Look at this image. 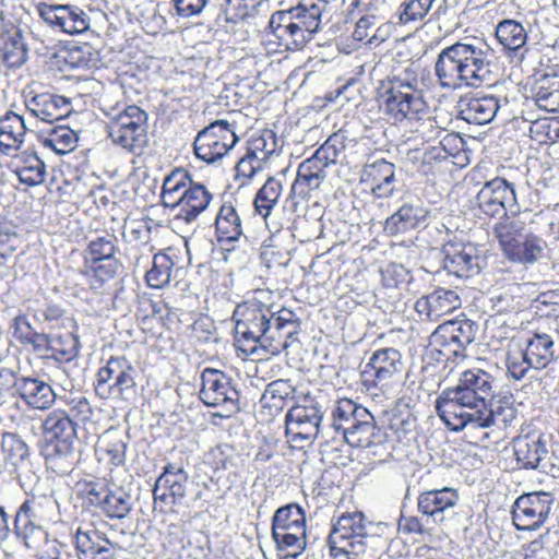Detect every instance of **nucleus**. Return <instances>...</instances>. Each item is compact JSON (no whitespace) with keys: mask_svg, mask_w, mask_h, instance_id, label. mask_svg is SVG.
Instances as JSON below:
<instances>
[{"mask_svg":"<svg viewBox=\"0 0 559 559\" xmlns=\"http://www.w3.org/2000/svg\"><path fill=\"white\" fill-rule=\"evenodd\" d=\"M235 341L249 355L277 356L296 341L299 318L289 309L273 312L270 306L253 298L238 305L234 311Z\"/></svg>","mask_w":559,"mask_h":559,"instance_id":"f257e3e1","label":"nucleus"},{"mask_svg":"<svg viewBox=\"0 0 559 559\" xmlns=\"http://www.w3.org/2000/svg\"><path fill=\"white\" fill-rule=\"evenodd\" d=\"M489 50V46L477 38H465L442 49L435 63L440 86L455 91L490 85Z\"/></svg>","mask_w":559,"mask_h":559,"instance_id":"f03ea898","label":"nucleus"},{"mask_svg":"<svg viewBox=\"0 0 559 559\" xmlns=\"http://www.w3.org/2000/svg\"><path fill=\"white\" fill-rule=\"evenodd\" d=\"M495 378L489 372L473 368L462 372L457 385L448 388L438 396L436 411L450 430L459 432L463 415L476 411L492 397Z\"/></svg>","mask_w":559,"mask_h":559,"instance_id":"7ed1b4c3","label":"nucleus"},{"mask_svg":"<svg viewBox=\"0 0 559 559\" xmlns=\"http://www.w3.org/2000/svg\"><path fill=\"white\" fill-rule=\"evenodd\" d=\"M322 0H304L297 7L276 11L271 15L269 27L287 50H301L319 31Z\"/></svg>","mask_w":559,"mask_h":559,"instance_id":"20e7f679","label":"nucleus"},{"mask_svg":"<svg viewBox=\"0 0 559 559\" xmlns=\"http://www.w3.org/2000/svg\"><path fill=\"white\" fill-rule=\"evenodd\" d=\"M417 85L418 81L416 79H396L385 92L384 112L395 123L418 122L427 118L429 107L424 98L423 91Z\"/></svg>","mask_w":559,"mask_h":559,"instance_id":"39448f33","label":"nucleus"},{"mask_svg":"<svg viewBox=\"0 0 559 559\" xmlns=\"http://www.w3.org/2000/svg\"><path fill=\"white\" fill-rule=\"evenodd\" d=\"M323 419L322 406L313 399L305 397L292 406L285 417V432L294 443L311 442L321 433L329 436L326 428L321 427Z\"/></svg>","mask_w":559,"mask_h":559,"instance_id":"423d86ee","label":"nucleus"},{"mask_svg":"<svg viewBox=\"0 0 559 559\" xmlns=\"http://www.w3.org/2000/svg\"><path fill=\"white\" fill-rule=\"evenodd\" d=\"M368 526L361 512L343 514L338 518L329 535V545L331 556L359 555L365 551L366 539L368 537Z\"/></svg>","mask_w":559,"mask_h":559,"instance_id":"0eeeda50","label":"nucleus"},{"mask_svg":"<svg viewBox=\"0 0 559 559\" xmlns=\"http://www.w3.org/2000/svg\"><path fill=\"white\" fill-rule=\"evenodd\" d=\"M200 400L209 407L223 408L221 417H229L240 409L239 392L233 379L214 368H205L201 373Z\"/></svg>","mask_w":559,"mask_h":559,"instance_id":"6e6552de","label":"nucleus"},{"mask_svg":"<svg viewBox=\"0 0 559 559\" xmlns=\"http://www.w3.org/2000/svg\"><path fill=\"white\" fill-rule=\"evenodd\" d=\"M135 368L126 357H110L106 365L98 369L96 393L103 399L128 400L135 392Z\"/></svg>","mask_w":559,"mask_h":559,"instance_id":"1a4fd4ad","label":"nucleus"},{"mask_svg":"<svg viewBox=\"0 0 559 559\" xmlns=\"http://www.w3.org/2000/svg\"><path fill=\"white\" fill-rule=\"evenodd\" d=\"M231 123L225 119L211 122L194 139L195 156L207 164L222 159L238 142Z\"/></svg>","mask_w":559,"mask_h":559,"instance_id":"9d476101","label":"nucleus"},{"mask_svg":"<svg viewBox=\"0 0 559 559\" xmlns=\"http://www.w3.org/2000/svg\"><path fill=\"white\" fill-rule=\"evenodd\" d=\"M479 213L489 217H502L508 213L516 214L520 205L513 183L496 177L486 181L475 197Z\"/></svg>","mask_w":559,"mask_h":559,"instance_id":"9b49d317","label":"nucleus"},{"mask_svg":"<svg viewBox=\"0 0 559 559\" xmlns=\"http://www.w3.org/2000/svg\"><path fill=\"white\" fill-rule=\"evenodd\" d=\"M147 115L135 105L128 106L114 117L109 124V136L114 143L135 152L146 142Z\"/></svg>","mask_w":559,"mask_h":559,"instance_id":"f8f14e48","label":"nucleus"},{"mask_svg":"<svg viewBox=\"0 0 559 559\" xmlns=\"http://www.w3.org/2000/svg\"><path fill=\"white\" fill-rule=\"evenodd\" d=\"M83 493L91 506L110 519L122 520L132 509L131 496L115 484L108 485L104 480L85 481Z\"/></svg>","mask_w":559,"mask_h":559,"instance_id":"ddd939ff","label":"nucleus"},{"mask_svg":"<svg viewBox=\"0 0 559 559\" xmlns=\"http://www.w3.org/2000/svg\"><path fill=\"white\" fill-rule=\"evenodd\" d=\"M514 455L523 468L538 469L554 478L559 477V457L550 453L543 436H523L514 440Z\"/></svg>","mask_w":559,"mask_h":559,"instance_id":"4468645a","label":"nucleus"},{"mask_svg":"<svg viewBox=\"0 0 559 559\" xmlns=\"http://www.w3.org/2000/svg\"><path fill=\"white\" fill-rule=\"evenodd\" d=\"M518 409L512 395L496 396L495 393L485 406H480L469 414L463 415L465 420L460 421V431L466 427L487 429L492 426L507 427L516 418Z\"/></svg>","mask_w":559,"mask_h":559,"instance_id":"2eb2a0df","label":"nucleus"},{"mask_svg":"<svg viewBox=\"0 0 559 559\" xmlns=\"http://www.w3.org/2000/svg\"><path fill=\"white\" fill-rule=\"evenodd\" d=\"M55 506L56 503L46 497L25 499L14 515L15 535L27 540L35 532L44 530L52 521Z\"/></svg>","mask_w":559,"mask_h":559,"instance_id":"dca6fc26","label":"nucleus"},{"mask_svg":"<svg viewBox=\"0 0 559 559\" xmlns=\"http://www.w3.org/2000/svg\"><path fill=\"white\" fill-rule=\"evenodd\" d=\"M554 499L548 492L520 496L512 509L513 524L519 531H535L548 519Z\"/></svg>","mask_w":559,"mask_h":559,"instance_id":"f3484780","label":"nucleus"},{"mask_svg":"<svg viewBox=\"0 0 559 559\" xmlns=\"http://www.w3.org/2000/svg\"><path fill=\"white\" fill-rule=\"evenodd\" d=\"M442 270L456 280H467L479 274L483 258L476 246L463 242H447L442 248Z\"/></svg>","mask_w":559,"mask_h":559,"instance_id":"a211bd4d","label":"nucleus"},{"mask_svg":"<svg viewBox=\"0 0 559 559\" xmlns=\"http://www.w3.org/2000/svg\"><path fill=\"white\" fill-rule=\"evenodd\" d=\"M11 384L21 399L32 408L47 409L55 402L52 388L37 378H17L11 370L0 371V405L2 404V385Z\"/></svg>","mask_w":559,"mask_h":559,"instance_id":"6ab92c4d","label":"nucleus"},{"mask_svg":"<svg viewBox=\"0 0 559 559\" xmlns=\"http://www.w3.org/2000/svg\"><path fill=\"white\" fill-rule=\"evenodd\" d=\"M38 11L44 22L55 31L76 35L90 28V16L76 5L41 3Z\"/></svg>","mask_w":559,"mask_h":559,"instance_id":"aec40b11","label":"nucleus"},{"mask_svg":"<svg viewBox=\"0 0 559 559\" xmlns=\"http://www.w3.org/2000/svg\"><path fill=\"white\" fill-rule=\"evenodd\" d=\"M460 501L459 491L452 487H442L423 491L417 497V510L435 524H442L454 514Z\"/></svg>","mask_w":559,"mask_h":559,"instance_id":"412c9836","label":"nucleus"},{"mask_svg":"<svg viewBox=\"0 0 559 559\" xmlns=\"http://www.w3.org/2000/svg\"><path fill=\"white\" fill-rule=\"evenodd\" d=\"M189 475L178 463H167L153 489L154 500L167 506L181 504L187 492Z\"/></svg>","mask_w":559,"mask_h":559,"instance_id":"4be33fe9","label":"nucleus"},{"mask_svg":"<svg viewBox=\"0 0 559 559\" xmlns=\"http://www.w3.org/2000/svg\"><path fill=\"white\" fill-rule=\"evenodd\" d=\"M478 332V325L469 319L451 320L440 324L431 334V343L450 345L454 353L463 356L464 349L471 345Z\"/></svg>","mask_w":559,"mask_h":559,"instance_id":"5701e85b","label":"nucleus"},{"mask_svg":"<svg viewBox=\"0 0 559 559\" xmlns=\"http://www.w3.org/2000/svg\"><path fill=\"white\" fill-rule=\"evenodd\" d=\"M462 300L455 289L438 287L432 293L421 296L415 302V310L421 320L437 321L461 307Z\"/></svg>","mask_w":559,"mask_h":559,"instance_id":"b1692460","label":"nucleus"},{"mask_svg":"<svg viewBox=\"0 0 559 559\" xmlns=\"http://www.w3.org/2000/svg\"><path fill=\"white\" fill-rule=\"evenodd\" d=\"M360 181L377 198L392 197L395 191V166L384 158L365 164Z\"/></svg>","mask_w":559,"mask_h":559,"instance_id":"393cba45","label":"nucleus"},{"mask_svg":"<svg viewBox=\"0 0 559 559\" xmlns=\"http://www.w3.org/2000/svg\"><path fill=\"white\" fill-rule=\"evenodd\" d=\"M401 353L393 347H385L372 353L364 374L373 378L374 385H384L403 370Z\"/></svg>","mask_w":559,"mask_h":559,"instance_id":"a878e982","label":"nucleus"},{"mask_svg":"<svg viewBox=\"0 0 559 559\" xmlns=\"http://www.w3.org/2000/svg\"><path fill=\"white\" fill-rule=\"evenodd\" d=\"M26 108L32 116L47 123L61 121L72 111L69 98L49 93L35 95L26 102Z\"/></svg>","mask_w":559,"mask_h":559,"instance_id":"bb28decb","label":"nucleus"},{"mask_svg":"<svg viewBox=\"0 0 559 559\" xmlns=\"http://www.w3.org/2000/svg\"><path fill=\"white\" fill-rule=\"evenodd\" d=\"M429 216L430 210L424 207L420 203H404L386 218L384 230L393 236L418 227H426Z\"/></svg>","mask_w":559,"mask_h":559,"instance_id":"cd10ccee","label":"nucleus"},{"mask_svg":"<svg viewBox=\"0 0 559 559\" xmlns=\"http://www.w3.org/2000/svg\"><path fill=\"white\" fill-rule=\"evenodd\" d=\"M78 421H72L63 409H55L44 420V429L51 439L58 441L57 451L66 455L72 451L76 439Z\"/></svg>","mask_w":559,"mask_h":559,"instance_id":"c85d7f7f","label":"nucleus"},{"mask_svg":"<svg viewBox=\"0 0 559 559\" xmlns=\"http://www.w3.org/2000/svg\"><path fill=\"white\" fill-rule=\"evenodd\" d=\"M181 198L180 203L175 210L177 213L174 215V221H182L190 224L209 207L213 195L204 185L191 182Z\"/></svg>","mask_w":559,"mask_h":559,"instance_id":"c756f323","label":"nucleus"},{"mask_svg":"<svg viewBox=\"0 0 559 559\" xmlns=\"http://www.w3.org/2000/svg\"><path fill=\"white\" fill-rule=\"evenodd\" d=\"M528 214L527 211H520L516 214L500 217V221L495 224L493 235L506 255L526 234V216Z\"/></svg>","mask_w":559,"mask_h":559,"instance_id":"7c9ffc66","label":"nucleus"},{"mask_svg":"<svg viewBox=\"0 0 559 559\" xmlns=\"http://www.w3.org/2000/svg\"><path fill=\"white\" fill-rule=\"evenodd\" d=\"M499 108V98L493 95L473 97L461 103L460 118L468 123L481 126L491 122Z\"/></svg>","mask_w":559,"mask_h":559,"instance_id":"2f4dec72","label":"nucleus"},{"mask_svg":"<svg viewBox=\"0 0 559 559\" xmlns=\"http://www.w3.org/2000/svg\"><path fill=\"white\" fill-rule=\"evenodd\" d=\"M326 177L323 164L312 157L304 160L297 170V176L292 185V194L306 199L311 191L318 189Z\"/></svg>","mask_w":559,"mask_h":559,"instance_id":"473e14b6","label":"nucleus"},{"mask_svg":"<svg viewBox=\"0 0 559 559\" xmlns=\"http://www.w3.org/2000/svg\"><path fill=\"white\" fill-rule=\"evenodd\" d=\"M0 52L9 68H20L27 60V46L21 29L12 28L0 35Z\"/></svg>","mask_w":559,"mask_h":559,"instance_id":"72a5a7b5","label":"nucleus"},{"mask_svg":"<svg viewBox=\"0 0 559 559\" xmlns=\"http://www.w3.org/2000/svg\"><path fill=\"white\" fill-rule=\"evenodd\" d=\"M216 236L219 243H233L243 236L241 219L231 204L224 203L215 219Z\"/></svg>","mask_w":559,"mask_h":559,"instance_id":"f704fd0d","label":"nucleus"},{"mask_svg":"<svg viewBox=\"0 0 559 559\" xmlns=\"http://www.w3.org/2000/svg\"><path fill=\"white\" fill-rule=\"evenodd\" d=\"M536 105L548 112H559V76L545 73L537 80L534 88Z\"/></svg>","mask_w":559,"mask_h":559,"instance_id":"c9c22d12","label":"nucleus"},{"mask_svg":"<svg viewBox=\"0 0 559 559\" xmlns=\"http://www.w3.org/2000/svg\"><path fill=\"white\" fill-rule=\"evenodd\" d=\"M192 182L188 171L183 169H176L171 171L163 182L162 187V204L165 207L176 210L181 201L185 190H188Z\"/></svg>","mask_w":559,"mask_h":559,"instance_id":"e433bc0d","label":"nucleus"},{"mask_svg":"<svg viewBox=\"0 0 559 559\" xmlns=\"http://www.w3.org/2000/svg\"><path fill=\"white\" fill-rule=\"evenodd\" d=\"M78 134L67 126H56L38 136L40 144L58 155L72 152L78 142Z\"/></svg>","mask_w":559,"mask_h":559,"instance_id":"4c0bfd02","label":"nucleus"},{"mask_svg":"<svg viewBox=\"0 0 559 559\" xmlns=\"http://www.w3.org/2000/svg\"><path fill=\"white\" fill-rule=\"evenodd\" d=\"M496 38L504 49L519 53L523 58L522 49L527 39L523 25L514 20H503L496 27Z\"/></svg>","mask_w":559,"mask_h":559,"instance_id":"58836bf2","label":"nucleus"},{"mask_svg":"<svg viewBox=\"0 0 559 559\" xmlns=\"http://www.w3.org/2000/svg\"><path fill=\"white\" fill-rule=\"evenodd\" d=\"M306 516L302 508L297 503H289L278 508L272 519V533L277 531H293L305 534Z\"/></svg>","mask_w":559,"mask_h":559,"instance_id":"ea45409f","label":"nucleus"},{"mask_svg":"<svg viewBox=\"0 0 559 559\" xmlns=\"http://www.w3.org/2000/svg\"><path fill=\"white\" fill-rule=\"evenodd\" d=\"M49 343V353L46 358H52L59 362H70L79 356L80 340L72 332L50 333Z\"/></svg>","mask_w":559,"mask_h":559,"instance_id":"a19ab883","label":"nucleus"},{"mask_svg":"<svg viewBox=\"0 0 559 559\" xmlns=\"http://www.w3.org/2000/svg\"><path fill=\"white\" fill-rule=\"evenodd\" d=\"M545 241L540 237L526 233L506 257L513 262L532 264L543 257Z\"/></svg>","mask_w":559,"mask_h":559,"instance_id":"79ce46f5","label":"nucleus"},{"mask_svg":"<svg viewBox=\"0 0 559 559\" xmlns=\"http://www.w3.org/2000/svg\"><path fill=\"white\" fill-rule=\"evenodd\" d=\"M120 267L121 263L117 258L98 261L93 260L88 261V263L85 262L83 274L87 276L91 288L93 290H99L105 283L117 275Z\"/></svg>","mask_w":559,"mask_h":559,"instance_id":"37998d69","label":"nucleus"},{"mask_svg":"<svg viewBox=\"0 0 559 559\" xmlns=\"http://www.w3.org/2000/svg\"><path fill=\"white\" fill-rule=\"evenodd\" d=\"M14 174L21 183L35 187L44 182L46 165L36 153H24L21 156V164L16 166Z\"/></svg>","mask_w":559,"mask_h":559,"instance_id":"c03bdc74","label":"nucleus"},{"mask_svg":"<svg viewBox=\"0 0 559 559\" xmlns=\"http://www.w3.org/2000/svg\"><path fill=\"white\" fill-rule=\"evenodd\" d=\"M554 341L548 334H535L528 340L526 349L523 350L532 360L534 369L540 370L554 358Z\"/></svg>","mask_w":559,"mask_h":559,"instance_id":"a18cd8bd","label":"nucleus"},{"mask_svg":"<svg viewBox=\"0 0 559 559\" xmlns=\"http://www.w3.org/2000/svg\"><path fill=\"white\" fill-rule=\"evenodd\" d=\"M4 461L15 471L22 467L29 456L27 443L16 433L4 432L1 440Z\"/></svg>","mask_w":559,"mask_h":559,"instance_id":"49530a36","label":"nucleus"},{"mask_svg":"<svg viewBox=\"0 0 559 559\" xmlns=\"http://www.w3.org/2000/svg\"><path fill=\"white\" fill-rule=\"evenodd\" d=\"M283 191L281 178L269 177L265 183L259 189L254 198L255 211L264 218L270 215L272 209L276 205Z\"/></svg>","mask_w":559,"mask_h":559,"instance_id":"de8ad7c7","label":"nucleus"},{"mask_svg":"<svg viewBox=\"0 0 559 559\" xmlns=\"http://www.w3.org/2000/svg\"><path fill=\"white\" fill-rule=\"evenodd\" d=\"M175 261L166 253L159 252L153 257V265L146 272L145 280L151 288H163L170 282Z\"/></svg>","mask_w":559,"mask_h":559,"instance_id":"09e8293b","label":"nucleus"},{"mask_svg":"<svg viewBox=\"0 0 559 559\" xmlns=\"http://www.w3.org/2000/svg\"><path fill=\"white\" fill-rule=\"evenodd\" d=\"M346 139L345 133L342 131L333 133L311 157L319 162V164H323L325 168L331 164H335L346 147Z\"/></svg>","mask_w":559,"mask_h":559,"instance_id":"8fccbe9b","label":"nucleus"},{"mask_svg":"<svg viewBox=\"0 0 559 559\" xmlns=\"http://www.w3.org/2000/svg\"><path fill=\"white\" fill-rule=\"evenodd\" d=\"M117 238L114 234L105 233L95 239L90 240L88 246L85 250V261L104 260L116 258L117 252Z\"/></svg>","mask_w":559,"mask_h":559,"instance_id":"3c124183","label":"nucleus"},{"mask_svg":"<svg viewBox=\"0 0 559 559\" xmlns=\"http://www.w3.org/2000/svg\"><path fill=\"white\" fill-rule=\"evenodd\" d=\"M104 537L105 534L95 528L84 531L79 527L74 535L78 558L95 559V552H97V548L103 543Z\"/></svg>","mask_w":559,"mask_h":559,"instance_id":"603ef678","label":"nucleus"},{"mask_svg":"<svg viewBox=\"0 0 559 559\" xmlns=\"http://www.w3.org/2000/svg\"><path fill=\"white\" fill-rule=\"evenodd\" d=\"M275 151V134L270 130H265L260 135L251 136L246 153L265 163Z\"/></svg>","mask_w":559,"mask_h":559,"instance_id":"864d4df0","label":"nucleus"},{"mask_svg":"<svg viewBox=\"0 0 559 559\" xmlns=\"http://www.w3.org/2000/svg\"><path fill=\"white\" fill-rule=\"evenodd\" d=\"M294 392V388L287 380H276L266 385L262 400L270 408L282 409L285 400Z\"/></svg>","mask_w":559,"mask_h":559,"instance_id":"5fc2aeb1","label":"nucleus"},{"mask_svg":"<svg viewBox=\"0 0 559 559\" xmlns=\"http://www.w3.org/2000/svg\"><path fill=\"white\" fill-rule=\"evenodd\" d=\"M262 0H227L226 15L227 21L237 23L258 14Z\"/></svg>","mask_w":559,"mask_h":559,"instance_id":"6e6d98bb","label":"nucleus"},{"mask_svg":"<svg viewBox=\"0 0 559 559\" xmlns=\"http://www.w3.org/2000/svg\"><path fill=\"white\" fill-rule=\"evenodd\" d=\"M26 126L24 118L13 111H9L0 118V136H7L10 141L22 142Z\"/></svg>","mask_w":559,"mask_h":559,"instance_id":"4d7b16f0","label":"nucleus"},{"mask_svg":"<svg viewBox=\"0 0 559 559\" xmlns=\"http://www.w3.org/2000/svg\"><path fill=\"white\" fill-rule=\"evenodd\" d=\"M373 431V416L370 414V419L365 417L358 419V424L345 441L354 448H368L372 444Z\"/></svg>","mask_w":559,"mask_h":559,"instance_id":"13d9d810","label":"nucleus"},{"mask_svg":"<svg viewBox=\"0 0 559 559\" xmlns=\"http://www.w3.org/2000/svg\"><path fill=\"white\" fill-rule=\"evenodd\" d=\"M128 442L117 432H107L103 440V449L109 457V462L119 466L126 461V450Z\"/></svg>","mask_w":559,"mask_h":559,"instance_id":"bf43d9fd","label":"nucleus"},{"mask_svg":"<svg viewBox=\"0 0 559 559\" xmlns=\"http://www.w3.org/2000/svg\"><path fill=\"white\" fill-rule=\"evenodd\" d=\"M72 421H78V427L81 424H86L92 420L94 415L93 407L90 401L84 396L72 397L67 401V409H63Z\"/></svg>","mask_w":559,"mask_h":559,"instance_id":"052dcab7","label":"nucleus"},{"mask_svg":"<svg viewBox=\"0 0 559 559\" xmlns=\"http://www.w3.org/2000/svg\"><path fill=\"white\" fill-rule=\"evenodd\" d=\"M272 536L281 550H288L290 555L296 556L305 548V534H298L293 531H277Z\"/></svg>","mask_w":559,"mask_h":559,"instance_id":"680f3d73","label":"nucleus"},{"mask_svg":"<svg viewBox=\"0 0 559 559\" xmlns=\"http://www.w3.org/2000/svg\"><path fill=\"white\" fill-rule=\"evenodd\" d=\"M433 0H406L402 3L400 21L408 23L423 20L432 5Z\"/></svg>","mask_w":559,"mask_h":559,"instance_id":"e2e57ef3","label":"nucleus"},{"mask_svg":"<svg viewBox=\"0 0 559 559\" xmlns=\"http://www.w3.org/2000/svg\"><path fill=\"white\" fill-rule=\"evenodd\" d=\"M532 360L523 350L509 353L507 357L508 373L514 380L523 379L527 371L533 368Z\"/></svg>","mask_w":559,"mask_h":559,"instance_id":"0e129e2a","label":"nucleus"},{"mask_svg":"<svg viewBox=\"0 0 559 559\" xmlns=\"http://www.w3.org/2000/svg\"><path fill=\"white\" fill-rule=\"evenodd\" d=\"M263 165V162L246 153L236 165V179L242 178L241 185H245L262 169Z\"/></svg>","mask_w":559,"mask_h":559,"instance_id":"69168bd1","label":"nucleus"},{"mask_svg":"<svg viewBox=\"0 0 559 559\" xmlns=\"http://www.w3.org/2000/svg\"><path fill=\"white\" fill-rule=\"evenodd\" d=\"M360 407V405H357L349 399H343L340 400L332 413V423L329 427H326V431L333 430L338 425H341V421L346 420L347 418H350L354 416L355 412Z\"/></svg>","mask_w":559,"mask_h":559,"instance_id":"338daca9","label":"nucleus"},{"mask_svg":"<svg viewBox=\"0 0 559 559\" xmlns=\"http://www.w3.org/2000/svg\"><path fill=\"white\" fill-rule=\"evenodd\" d=\"M524 559H554L551 549L544 545V535L527 545Z\"/></svg>","mask_w":559,"mask_h":559,"instance_id":"774afa93","label":"nucleus"}]
</instances>
